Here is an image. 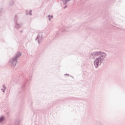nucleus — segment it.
I'll return each mask as SVG.
<instances>
[{
    "label": "nucleus",
    "mask_w": 125,
    "mask_h": 125,
    "mask_svg": "<svg viewBox=\"0 0 125 125\" xmlns=\"http://www.w3.org/2000/svg\"><path fill=\"white\" fill-rule=\"evenodd\" d=\"M62 32H65L66 30L64 28L61 29Z\"/></svg>",
    "instance_id": "obj_14"
},
{
    "label": "nucleus",
    "mask_w": 125,
    "mask_h": 125,
    "mask_svg": "<svg viewBox=\"0 0 125 125\" xmlns=\"http://www.w3.org/2000/svg\"><path fill=\"white\" fill-rule=\"evenodd\" d=\"M3 89H6V87H5V85H3Z\"/></svg>",
    "instance_id": "obj_15"
},
{
    "label": "nucleus",
    "mask_w": 125,
    "mask_h": 125,
    "mask_svg": "<svg viewBox=\"0 0 125 125\" xmlns=\"http://www.w3.org/2000/svg\"><path fill=\"white\" fill-rule=\"evenodd\" d=\"M107 54L100 51L94 52L89 54L90 59H95L96 58L94 61V65L95 68H97L102 64Z\"/></svg>",
    "instance_id": "obj_1"
},
{
    "label": "nucleus",
    "mask_w": 125,
    "mask_h": 125,
    "mask_svg": "<svg viewBox=\"0 0 125 125\" xmlns=\"http://www.w3.org/2000/svg\"><path fill=\"white\" fill-rule=\"evenodd\" d=\"M22 55V52H18L15 57L10 60L11 66H16L18 58Z\"/></svg>",
    "instance_id": "obj_2"
},
{
    "label": "nucleus",
    "mask_w": 125,
    "mask_h": 125,
    "mask_svg": "<svg viewBox=\"0 0 125 125\" xmlns=\"http://www.w3.org/2000/svg\"><path fill=\"white\" fill-rule=\"evenodd\" d=\"M64 9H65V8H67V5H65L64 7H63Z\"/></svg>",
    "instance_id": "obj_16"
},
{
    "label": "nucleus",
    "mask_w": 125,
    "mask_h": 125,
    "mask_svg": "<svg viewBox=\"0 0 125 125\" xmlns=\"http://www.w3.org/2000/svg\"><path fill=\"white\" fill-rule=\"evenodd\" d=\"M96 125H103V124L101 122H98L96 123Z\"/></svg>",
    "instance_id": "obj_10"
},
{
    "label": "nucleus",
    "mask_w": 125,
    "mask_h": 125,
    "mask_svg": "<svg viewBox=\"0 0 125 125\" xmlns=\"http://www.w3.org/2000/svg\"><path fill=\"white\" fill-rule=\"evenodd\" d=\"M65 75H68L69 76V74H65Z\"/></svg>",
    "instance_id": "obj_18"
},
{
    "label": "nucleus",
    "mask_w": 125,
    "mask_h": 125,
    "mask_svg": "<svg viewBox=\"0 0 125 125\" xmlns=\"http://www.w3.org/2000/svg\"><path fill=\"white\" fill-rule=\"evenodd\" d=\"M36 41H37L39 44H40V42L42 41V34H38L36 38Z\"/></svg>",
    "instance_id": "obj_4"
},
{
    "label": "nucleus",
    "mask_w": 125,
    "mask_h": 125,
    "mask_svg": "<svg viewBox=\"0 0 125 125\" xmlns=\"http://www.w3.org/2000/svg\"><path fill=\"white\" fill-rule=\"evenodd\" d=\"M26 15H32V10H30L29 12L26 11Z\"/></svg>",
    "instance_id": "obj_7"
},
{
    "label": "nucleus",
    "mask_w": 125,
    "mask_h": 125,
    "mask_svg": "<svg viewBox=\"0 0 125 125\" xmlns=\"http://www.w3.org/2000/svg\"><path fill=\"white\" fill-rule=\"evenodd\" d=\"M14 0H10L9 1V5L10 6H13L14 5Z\"/></svg>",
    "instance_id": "obj_5"
},
{
    "label": "nucleus",
    "mask_w": 125,
    "mask_h": 125,
    "mask_svg": "<svg viewBox=\"0 0 125 125\" xmlns=\"http://www.w3.org/2000/svg\"><path fill=\"white\" fill-rule=\"evenodd\" d=\"M4 121V117L1 116L0 117V123H2Z\"/></svg>",
    "instance_id": "obj_9"
},
{
    "label": "nucleus",
    "mask_w": 125,
    "mask_h": 125,
    "mask_svg": "<svg viewBox=\"0 0 125 125\" xmlns=\"http://www.w3.org/2000/svg\"><path fill=\"white\" fill-rule=\"evenodd\" d=\"M21 33H23V30H21Z\"/></svg>",
    "instance_id": "obj_17"
},
{
    "label": "nucleus",
    "mask_w": 125,
    "mask_h": 125,
    "mask_svg": "<svg viewBox=\"0 0 125 125\" xmlns=\"http://www.w3.org/2000/svg\"><path fill=\"white\" fill-rule=\"evenodd\" d=\"M1 90H2V91L3 92V93H5V89H1Z\"/></svg>",
    "instance_id": "obj_12"
},
{
    "label": "nucleus",
    "mask_w": 125,
    "mask_h": 125,
    "mask_svg": "<svg viewBox=\"0 0 125 125\" xmlns=\"http://www.w3.org/2000/svg\"><path fill=\"white\" fill-rule=\"evenodd\" d=\"M1 90H2V91L3 92V93H5V89H1Z\"/></svg>",
    "instance_id": "obj_13"
},
{
    "label": "nucleus",
    "mask_w": 125,
    "mask_h": 125,
    "mask_svg": "<svg viewBox=\"0 0 125 125\" xmlns=\"http://www.w3.org/2000/svg\"><path fill=\"white\" fill-rule=\"evenodd\" d=\"M14 27L17 30H19V29L22 27V23H20L19 21L16 22H15Z\"/></svg>",
    "instance_id": "obj_3"
},
{
    "label": "nucleus",
    "mask_w": 125,
    "mask_h": 125,
    "mask_svg": "<svg viewBox=\"0 0 125 125\" xmlns=\"http://www.w3.org/2000/svg\"><path fill=\"white\" fill-rule=\"evenodd\" d=\"M49 21H51V19L53 18V16L48 15V16Z\"/></svg>",
    "instance_id": "obj_8"
},
{
    "label": "nucleus",
    "mask_w": 125,
    "mask_h": 125,
    "mask_svg": "<svg viewBox=\"0 0 125 125\" xmlns=\"http://www.w3.org/2000/svg\"><path fill=\"white\" fill-rule=\"evenodd\" d=\"M3 8H0V14H1L2 12H3Z\"/></svg>",
    "instance_id": "obj_11"
},
{
    "label": "nucleus",
    "mask_w": 125,
    "mask_h": 125,
    "mask_svg": "<svg viewBox=\"0 0 125 125\" xmlns=\"http://www.w3.org/2000/svg\"><path fill=\"white\" fill-rule=\"evenodd\" d=\"M14 20L15 23H16V22H19V21H18V20H19V17H18V15H16L15 16Z\"/></svg>",
    "instance_id": "obj_6"
}]
</instances>
